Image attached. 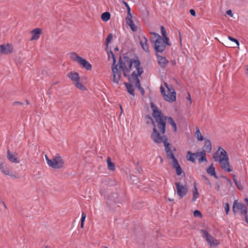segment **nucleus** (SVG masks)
<instances>
[{
  "label": "nucleus",
  "instance_id": "7ed1b4c3",
  "mask_svg": "<svg viewBox=\"0 0 248 248\" xmlns=\"http://www.w3.org/2000/svg\"><path fill=\"white\" fill-rule=\"evenodd\" d=\"M151 138L156 143H163L167 157L169 159L174 158V155L171 149V146L169 143L167 142V137L165 135H161L155 127L151 134Z\"/></svg>",
  "mask_w": 248,
  "mask_h": 248
},
{
  "label": "nucleus",
  "instance_id": "603ef678",
  "mask_svg": "<svg viewBox=\"0 0 248 248\" xmlns=\"http://www.w3.org/2000/svg\"><path fill=\"white\" fill-rule=\"evenodd\" d=\"M233 180L234 181V183L235 184L236 182H237L238 181L236 180V179L235 178V176L234 175L233 176Z\"/></svg>",
  "mask_w": 248,
  "mask_h": 248
},
{
  "label": "nucleus",
  "instance_id": "6e6d98bb",
  "mask_svg": "<svg viewBox=\"0 0 248 248\" xmlns=\"http://www.w3.org/2000/svg\"><path fill=\"white\" fill-rule=\"evenodd\" d=\"M227 45L229 46V47H234V46H231L230 44L229 43H227Z\"/></svg>",
  "mask_w": 248,
  "mask_h": 248
},
{
  "label": "nucleus",
  "instance_id": "49530a36",
  "mask_svg": "<svg viewBox=\"0 0 248 248\" xmlns=\"http://www.w3.org/2000/svg\"><path fill=\"white\" fill-rule=\"evenodd\" d=\"M127 16H129V17H132V15L130 13V7H128L127 8Z\"/></svg>",
  "mask_w": 248,
  "mask_h": 248
},
{
  "label": "nucleus",
  "instance_id": "4d7b16f0",
  "mask_svg": "<svg viewBox=\"0 0 248 248\" xmlns=\"http://www.w3.org/2000/svg\"><path fill=\"white\" fill-rule=\"evenodd\" d=\"M81 228H84V222H81Z\"/></svg>",
  "mask_w": 248,
  "mask_h": 248
},
{
  "label": "nucleus",
  "instance_id": "4be33fe9",
  "mask_svg": "<svg viewBox=\"0 0 248 248\" xmlns=\"http://www.w3.org/2000/svg\"><path fill=\"white\" fill-rule=\"evenodd\" d=\"M196 157H199V161L200 163H202L204 161H207L205 151L197 152L196 153Z\"/></svg>",
  "mask_w": 248,
  "mask_h": 248
},
{
  "label": "nucleus",
  "instance_id": "bf43d9fd",
  "mask_svg": "<svg viewBox=\"0 0 248 248\" xmlns=\"http://www.w3.org/2000/svg\"><path fill=\"white\" fill-rule=\"evenodd\" d=\"M2 45H0V53H1Z\"/></svg>",
  "mask_w": 248,
  "mask_h": 248
},
{
  "label": "nucleus",
  "instance_id": "e2e57ef3",
  "mask_svg": "<svg viewBox=\"0 0 248 248\" xmlns=\"http://www.w3.org/2000/svg\"><path fill=\"white\" fill-rule=\"evenodd\" d=\"M120 108H121V113H122L123 112V108H122V107L121 106H120Z\"/></svg>",
  "mask_w": 248,
  "mask_h": 248
},
{
  "label": "nucleus",
  "instance_id": "20e7f679",
  "mask_svg": "<svg viewBox=\"0 0 248 248\" xmlns=\"http://www.w3.org/2000/svg\"><path fill=\"white\" fill-rule=\"evenodd\" d=\"M110 55H111L112 58L113 59V64L112 65V71L113 73V82L118 84L119 81L120 80L121 77V71H122V69L120 68V61L119 62V65L115 64L116 63V59L115 57V55L113 53L112 51H110V54L108 53V59L109 60L110 58ZM126 56H124L125 57ZM123 57H120L119 61L121 58H123Z\"/></svg>",
  "mask_w": 248,
  "mask_h": 248
},
{
  "label": "nucleus",
  "instance_id": "473e14b6",
  "mask_svg": "<svg viewBox=\"0 0 248 248\" xmlns=\"http://www.w3.org/2000/svg\"><path fill=\"white\" fill-rule=\"evenodd\" d=\"M171 159L172 160V164L174 169L178 168V167L180 166L175 156L174 157V158H171Z\"/></svg>",
  "mask_w": 248,
  "mask_h": 248
},
{
  "label": "nucleus",
  "instance_id": "ea45409f",
  "mask_svg": "<svg viewBox=\"0 0 248 248\" xmlns=\"http://www.w3.org/2000/svg\"><path fill=\"white\" fill-rule=\"evenodd\" d=\"M235 184L238 189H241V190L243 189V186L241 185L240 182L238 181L237 182H236V183Z\"/></svg>",
  "mask_w": 248,
  "mask_h": 248
},
{
  "label": "nucleus",
  "instance_id": "338daca9",
  "mask_svg": "<svg viewBox=\"0 0 248 248\" xmlns=\"http://www.w3.org/2000/svg\"><path fill=\"white\" fill-rule=\"evenodd\" d=\"M169 200L170 201H173V199H170V198L169 199Z\"/></svg>",
  "mask_w": 248,
  "mask_h": 248
},
{
  "label": "nucleus",
  "instance_id": "9b49d317",
  "mask_svg": "<svg viewBox=\"0 0 248 248\" xmlns=\"http://www.w3.org/2000/svg\"><path fill=\"white\" fill-rule=\"evenodd\" d=\"M228 156L227 152L223 148L219 147L217 152L213 155V158L215 161L219 162Z\"/></svg>",
  "mask_w": 248,
  "mask_h": 248
},
{
  "label": "nucleus",
  "instance_id": "3c124183",
  "mask_svg": "<svg viewBox=\"0 0 248 248\" xmlns=\"http://www.w3.org/2000/svg\"><path fill=\"white\" fill-rule=\"evenodd\" d=\"M22 103L20 102H17V101H16V102H15L14 103H13V105H22Z\"/></svg>",
  "mask_w": 248,
  "mask_h": 248
},
{
  "label": "nucleus",
  "instance_id": "a878e982",
  "mask_svg": "<svg viewBox=\"0 0 248 248\" xmlns=\"http://www.w3.org/2000/svg\"><path fill=\"white\" fill-rule=\"evenodd\" d=\"M204 148V150H203V151H205V152L210 153L211 151V150H212L211 143L209 140H206L205 141Z\"/></svg>",
  "mask_w": 248,
  "mask_h": 248
},
{
  "label": "nucleus",
  "instance_id": "79ce46f5",
  "mask_svg": "<svg viewBox=\"0 0 248 248\" xmlns=\"http://www.w3.org/2000/svg\"><path fill=\"white\" fill-rule=\"evenodd\" d=\"M163 39L165 41V45L167 44L169 46H170V44L169 42V39L167 36H166V37H164Z\"/></svg>",
  "mask_w": 248,
  "mask_h": 248
},
{
  "label": "nucleus",
  "instance_id": "e433bc0d",
  "mask_svg": "<svg viewBox=\"0 0 248 248\" xmlns=\"http://www.w3.org/2000/svg\"><path fill=\"white\" fill-rule=\"evenodd\" d=\"M161 33H162V36H163V37H166L167 36L166 31L165 30V28L162 26L161 27Z\"/></svg>",
  "mask_w": 248,
  "mask_h": 248
},
{
  "label": "nucleus",
  "instance_id": "393cba45",
  "mask_svg": "<svg viewBox=\"0 0 248 248\" xmlns=\"http://www.w3.org/2000/svg\"><path fill=\"white\" fill-rule=\"evenodd\" d=\"M108 169L111 171H114L115 170V164L111 161L110 157H108L107 159Z\"/></svg>",
  "mask_w": 248,
  "mask_h": 248
},
{
  "label": "nucleus",
  "instance_id": "5701e85b",
  "mask_svg": "<svg viewBox=\"0 0 248 248\" xmlns=\"http://www.w3.org/2000/svg\"><path fill=\"white\" fill-rule=\"evenodd\" d=\"M131 18L132 17H129V16H127L126 18V22L133 31H137V27L134 24Z\"/></svg>",
  "mask_w": 248,
  "mask_h": 248
},
{
  "label": "nucleus",
  "instance_id": "6ab92c4d",
  "mask_svg": "<svg viewBox=\"0 0 248 248\" xmlns=\"http://www.w3.org/2000/svg\"><path fill=\"white\" fill-rule=\"evenodd\" d=\"M1 53L4 54H9L14 52L13 46L7 44L6 45H2Z\"/></svg>",
  "mask_w": 248,
  "mask_h": 248
},
{
  "label": "nucleus",
  "instance_id": "a19ab883",
  "mask_svg": "<svg viewBox=\"0 0 248 248\" xmlns=\"http://www.w3.org/2000/svg\"><path fill=\"white\" fill-rule=\"evenodd\" d=\"M203 179L206 182V184L209 185L210 186H211V184L209 181V180L204 175L202 176Z\"/></svg>",
  "mask_w": 248,
  "mask_h": 248
},
{
  "label": "nucleus",
  "instance_id": "2f4dec72",
  "mask_svg": "<svg viewBox=\"0 0 248 248\" xmlns=\"http://www.w3.org/2000/svg\"><path fill=\"white\" fill-rule=\"evenodd\" d=\"M145 118H146V123L147 124H149L150 123H151L153 124V126H154L153 128L155 127V128L156 129V125L155 124V123L153 122L152 119L150 116H146Z\"/></svg>",
  "mask_w": 248,
  "mask_h": 248
},
{
  "label": "nucleus",
  "instance_id": "423d86ee",
  "mask_svg": "<svg viewBox=\"0 0 248 248\" xmlns=\"http://www.w3.org/2000/svg\"><path fill=\"white\" fill-rule=\"evenodd\" d=\"M45 158L48 165L53 169H60L64 167L65 162L59 155H56L51 159H50L46 155H45Z\"/></svg>",
  "mask_w": 248,
  "mask_h": 248
},
{
  "label": "nucleus",
  "instance_id": "0eeeda50",
  "mask_svg": "<svg viewBox=\"0 0 248 248\" xmlns=\"http://www.w3.org/2000/svg\"><path fill=\"white\" fill-rule=\"evenodd\" d=\"M70 57L72 61L78 62L82 67L84 68L86 70H90L91 69V64L85 59L78 56L76 53H71L70 54Z\"/></svg>",
  "mask_w": 248,
  "mask_h": 248
},
{
  "label": "nucleus",
  "instance_id": "aec40b11",
  "mask_svg": "<svg viewBox=\"0 0 248 248\" xmlns=\"http://www.w3.org/2000/svg\"><path fill=\"white\" fill-rule=\"evenodd\" d=\"M118 202V195L116 193H112L108 196L107 204H111Z\"/></svg>",
  "mask_w": 248,
  "mask_h": 248
},
{
  "label": "nucleus",
  "instance_id": "4c0bfd02",
  "mask_svg": "<svg viewBox=\"0 0 248 248\" xmlns=\"http://www.w3.org/2000/svg\"><path fill=\"white\" fill-rule=\"evenodd\" d=\"M193 214L195 217H202V214H201V212L200 211H199L198 210H195L194 211Z\"/></svg>",
  "mask_w": 248,
  "mask_h": 248
},
{
  "label": "nucleus",
  "instance_id": "6e6552de",
  "mask_svg": "<svg viewBox=\"0 0 248 248\" xmlns=\"http://www.w3.org/2000/svg\"><path fill=\"white\" fill-rule=\"evenodd\" d=\"M200 232L202 233V237L206 240L208 245L211 248L216 247L219 244V241L213 237L206 231L201 230Z\"/></svg>",
  "mask_w": 248,
  "mask_h": 248
},
{
  "label": "nucleus",
  "instance_id": "f03ea898",
  "mask_svg": "<svg viewBox=\"0 0 248 248\" xmlns=\"http://www.w3.org/2000/svg\"><path fill=\"white\" fill-rule=\"evenodd\" d=\"M151 108L153 109V116L155 119L157 126L159 129V133L161 135H164L165 133L166 124L167 121L174 129V131H177L176 124L171 117H166L163 115L157 108L154 105L153 103H151Z\"/></svg>",
  "mask_w": 248,
  "mask_h": 248
},
{
  "label": "nucleus",
  "instance_id": "680f3d73",
  "mask_svg": "<svg viewBox=\"0 0 248 248\" xmlns=\"http://www.w3.org/2000/svg\"><path fill=\"white\" fill-rule=\"evenodd\" d=\"M115 50H116V51H118L119 50V48L118 47H116L115 48Z\"/></svg>",
  "mask_w": 248,
  "mask_h": 248
},
{
  "label": "nucleus",
  "instance_id": "c03bdc74",
  "mask_svg": "<svg viewBox=\"0 0 248 248\" xmlns=\"http://www.w3.org/2000/svg\"><path fill=\"white\" fill-rule=\"evenodd\" d=\"M164 85L167 89L168 91H170L171 90V89H173L171 86L168 85L166 82L164 83Z\"/></svg>",
  "mask_w": 248,
  "mask_h": 248
},
{
  "label": "nucleus",
  "instance_id": "f3484780",
  "mask_svg": "<svg viewBox=\"0 0 248 248\" xmlns=\"http://www.w3.org/2000/svg\"><path fill=\"white\" fill-rule=\"evenodd\" d=\"M42 30L40 28H36L30 31V33L31 34V37L30 39V41H34L38 40L42 34Z\"/></svg>",
  "mask_w": 248,
  "mask_h": 248
},
{
  "label": "nucleus",
  "instance_id": "58836bf2",
  "mask_svg": "<svg viewBox=\"0 0 248 248\" xmlns=\"http://www.w3.org/2000/svg\"><path fill=\"white\" fill-rule=\"evenodd\" d=\"M224 208H225L226 214H228L229 212V210H230L229 205L228 203H226L225 204Z\"/></svg>",
  "mask_w": 248,
  "mask_h": 248
},
{
  "label": "nucleus",
  "instance_id": "0e129e2a",
  "mask_svg": "<svg viewBox=\"0 0 248 248\" xmlns=\"http://www.w3.org/2000/svg\"><path fill=\"white\" fill-rule=\"evenodd\" d=\"M188 99L190 101V103H191V98L190 97V95H189Z\"/></svg>",
  "mask_w": 248,
  "mask_h": 248
},
{
  "label": "nucleus",
  "instance_id": "b1692460",
  "mask_svg": "<svg viewBox=\"0 0 248 248\" xmlns=\"http://www.w3.org/2000/svg\"><path fill=\"white\" fill-rule=\"evenodd\" d=\"M199 193L196 186V183H194V188L192 190V202H195L199 197Z\"/></svg>",
  "mask_w": 248,
  "mask_h": 248
},
{
  "label": "nucleus",
  "instance_id": "2eb2a0df",
  "mask_svg": "<svg viewBox=\"0 0 248 248\" xmlns=\"http://www.w3.org/2000/svg\"><path fill=\"white\" fill-rule=\"evenodd\" d=\"M220 167L222 169L227 172H231L232 169L230 168V165L229 162V157L223 159L222 161L219 162Z\"/></svg>",
  "mask_w": 248,
  "mask_h": 248
},
{
  "label": "nucleus",
  "instance_id": "dca6fc26",
  "mask_svg": "<svg viewBox=\"0 0 248 248\" xmlns=\"http://www.w3.org/2000/svg\"><path fill=\"white\" fill-rule=\"evenodd\" d=\"M140 44L142 49L146 52L149 51V45L147 43V39L142 34L139 36Z\"/></svg>",
  "mask_w": 248,
  "mask_h": 248
},
{
  "label": "nucleus",
  "instance_id": "7c9ffc66",
  "mask_svg": "<svg viewBox=\"0 0 248 248\" xmlns=\"http://www.w3.org/2000/svg\"><path fill=\"white\" fill-rule=\"evenodd\" d=\"M110 17V14L108 12H105L101 15V18L104 21H108Z\"/></svg>",
  "mask_w": 248,
  "mask_h": 248
},
{
  "label": "nucleus",
  "instance_id": "69168bd1",
  "mask_svg": "<svg viewBox=\"0 0 248 248\" xmlns=\"http://www.w3.org/2000/svg\"><path fill=\"white\" fill-rule=\"evenodd\" d=\"M26 102L28 105L29 104V102L28 100H26Z\"/></svg>",
  "mask_w": 248,
  "mask_h": 248
},
{
  "label": "nucleus",
  "instance_id": "5fc2aeb1",
  "mask_svg": "<svg viewBox=\"0 0 248 248\" xmlns=\"http://www.w3.org/2000/svg\"><path fill=\"white\" fill-rule=\"evenodd\" d=\"M245 220L248 223V217L247 215H245Z\"/></svg>",
  "mask_w": 248,
  "mask_h": 248
},
{
  "label": "nucleus",
  "instance_id": "72a5a7b5",
  "mask_svg": "<svg viewBox=\"0 0 248 248\" xmlns=\"http://www.w3.org/2000/svg\"><path fill=\"white\" fill-rule=\"evenodd\" d=\"M113 38V35L112 33H109L106 39V46L108 47V44L110 42Z\"/></svg>",
  "mask_w": 248,
  "mask_h": 248
},
{
  "label": "nucleus",
  "instance_id": "bb28decb",
  "mask_svg": "<svg viewBox=\"0 0 248 248\" xmlns=\"http://www.w3.org/2000/svg\"><path fill=\"white\" fill-rule=\"evenodd\" d=\"M207 172L210 175L214 176L215 177L217 178L216 175L215 168L213 164H211V166L207 169Z\"/></svg>",
  "mask_w": 248,
  "mask_h": 248
},
{
  "label": "nucleus",
  "instance_id": "1a4fd4ad",
  "mask_svg": "<svg viewBox=\"0 0 248 248\" xmlns=\"http://www.w3.org/2000/svg\"><path fill=\"white\" fill-rule=\"evenodd\" d=\"M73 81L74 85L78 89L81 91H86L87 88L79 82L80 77L78 73L71 72L67 76Z\"/></svg>",
  "mask_w": 248,
  "mask_h": 248
},
{
  "label": "nucleus",
  "instance_id": "de8ad7c7",
  "mask_svg": "<svg viewBox=\"0 0 248 248\" xmlns=\"http://www.w3.org/2000/svg\"><path fill=\"white\" fill-rule=\"evenodd\" d=\"M226 14L230 16L231 17H232L233 16V14L232 13V12L231 10H228V11H227Z\"/></svg>",
  "mask_w": 248,
  "mask_h": 248
},
{
  "label": "nucleus",
  "instance_id": "c756f323",
  "mask_svg": "<svg viewBox=\"0 0 248 248\" xmlns=\"http://www.w3.org/2000/svg\"><path fill=\"white\" fill-rule=\"evenodd\" d=\"M127 92L131 95H134V89L133 86L130 84L125 83Z\"/></svg>",
  "mask_w": 248,
  "mask_h": 248
},
{
  "label": "nucleus",
  "instance_id": "a211bd4d",
  "mask_svg": "<svg viewBox=\"0 0 248 248\" xmlns=\"http://www.w3.org/2000/svg\"><path fill=\"white\" fill-rule=\"evenodd\" d=\"M7 157L8 159L12 163H19L20 161L17 157V154H13L9 150L7 152Z\"/></svg>",
  "mask_w": 248,
  "mask_h": 248
},
{
  "label": "nucleus",
  "instance_id": "cd10ccee",
  "mask_svg": "<svg viewBox=\"0 0 248 248\" xmlns=\"http://www.w3.org/2000/svg\"><path fill=\"white\" fill-rule=\"evenodd\" d=\"M195 158H197L196 153H191L190 151L187 152V159L188 160L194 162Z\"/></svg>",
  "mask_w": 248,
  "mask_h": 248
},
{
  "label": "nucleus",
  "instance_id": "f8f14e48",
  "mask_svg": "<svg viewBox=\"0 0 248 248\" xmlns=\"http://www.w3.org/2000/svg\"><path fill=\"white\" fill-rule=\"evenodd\" d=\"M236 210H240L241 214L246 215L247 214V209L246 206L242 203L238 202L237 200L233 202L232 210L235 213Z\"/></svg>",
  "mask_w": 248,
  "mask_h": 248
},
{
  "label": "nucleus",
  "instance_id": "9d476101",
  "mask_svg": "<svg viewBox=\"0 0 248 248\" xmlns=\"http://www.w3.org/2000/svg\"><path fill=\"white\" fill-rule=\"evenodd\" d=\"M176 192L180 198L185 196L188 191V186L186 184H183L180 182H175Z\"/></svg>",
  "mask_w": 248,
  "mask_h": 248
},
{
  "label": "nucleus",
  "instance_id": "09e8293b",
  "mask_svg": "<svg viewBox=\"0 0 248 248\" xmlns=\"http://www.w3.org/2000/svg\"><path fill=\"white\" fill-rule=\"evenodd\" d=\"M190 13L191 14V15H192L193 16H196V12L193 9H190Z\"/></svg>",
  "mask_w": 248,
  "mask_h": 248
},
{
  "label": "nucleus",
  "instance_id": "864d4df0",
  "mask_svg": "<svg viewBox=\"0 0 248 248\" xmlns=\"http://www.w3.org/2000/svg\"><path fill=\"white\" fill-rule=\"evenodd\" d=\"M123 3L125 5V6L126 7V8L129 7L128 4L125 2L124 1H123Z\"/></svg>",
  "mask_w": 248,
  "mask_h": 248
},
{
  "label": "nucleus",
  "instance_id": "39448f33",
  "mask_svg": "<svg viewBox=\"0 0 248 248\" xmlns=\"http://www.w3.org/2000/svg\"><path fill=\"white\" fill-rule=\"evenodd\" d=\"M151 34L154 35V37L151 38L150 40L154 44V47L155 51L157 52H162L166 48L165 41L157 33L155 32H151Z\"/></svg>",
  "mask_w": 248,
  "mask_h": 248
},
{
  "label": "nucleus",
  "instance_id": "8fccbe9b",
  "mask_svg": "<svg viewBox=\"0 0 248 248\" xmlns=\"http://www.w3.org/2000/svg\"><path fill=\"white\" fill-rule=\"evenodd\" d=\"M219 187H220V186L217 183L216 184V186H215V188L217 190H219Z\"/></svg>",
  "mask_w": 248,
  "mask_h": 248
},
{
  "label": "nucleus",
  "instance_id": "052dcab7",
  "mask_svg": "<svg viewBox=\"0 0 248 248\" xmlns=\"http://www.w3.org/2000/svg\"><path fill=\"white\" fill-rule=\"evenodd\" d=\"M179 37H180V42H181V33L179 32Z\"/></svg>",
  "mask_w": 248,
  "mask_h": 248
},
{
  "label": "nucleus",
  "instance_id": "37998d69",
  "mask_svg": "<svg viewBox=\"0 0 248 248\" xmlns=\"http://www.w3.org/2000/svg\"><path fill=\"white\" fill-rule=\"evenodd\" d=\"M86 215L84 213H82L81 218V222H84L86 219Z\"/></svg>",
  "mask_w": 248,
  "mask_h": 248
},
{
  "label": "nucleus",
  "instance_id": "f704fd0d",
  "mask_svg": "<svg viewBox=\"0 0 248 248\" xmlns=\"http://www.w3.org/2000/svg\"><path fill=\"white\" fill-rule=\"evenodd\" d=\"M228 39L230 41L235 42L236 43V44L237 45V46H239V43L237 39H235V38H233V37H231L230 36H228Z\"/></svg>",
  "mask_w": 248,
  "mask_h": 248
},
{
  "label": "nucleus",
  "instance_id": "412c9836",
  "mask_svg": "<svg viewBox=\"0 0 248 248\" xmlns=\"http://www.w3.org/2000/svg\"><path fill=\"white\" fill-rule=\"evenodd\" d=\"M157 58L158 62L161 67L164 68L167 66L169 61L165 57L157 55Z\"/></svg>",
  "mask_w": 248,
  "mask_h": 248
},
{
  "label": "nucleus",
  "instance_id": "ddd939ff",
  "mask_svg": "<svg viewBox=\"0 0 248 248\" xmlns=\"http://www.w3.org/2000/svg\"><path fill=\"white\" fill-rule=\"evenodd\" d=\"M164 99L168 102H173L176 100V93L174 89H171V90L168 91V93H165L163 95Z\"/></svg>",
  "mask_w": 248,
  "mask_h": 248
},
{
  "label": "nucleus",
  "instance_id": "c9c22d12",
  "mask_svg": "<svg viewBox=\"0 0 248 248\" xmlns=\"http://www.w3.org/2000/svg\"><path fill=\"white\" fill-rule=\"evenodd\" d=\"M176 173L178 175H180L181 174L182 172V170L180 166H179L178 168H175Z\"/></svg>",
  "mask_w": 248,
  "mask_h": 248
},
{
  "label": "nucleus",
  "instance_id": "c85d7f7f",
  "mask_svg": "<svg viewBox=\"0 0 248 248\" xmlns=\"http://www.w3.org/2000/svg\"><path fill=\"white\" fill-rule=\"evenodd\" d=\"M195 136L197 139L198 140L202 141L203 140V138L201 134V133L199 130V129L196 127V132L195 133Z\"/></svg>",
  "mask_w": 248,
  "mask_h": 248
},
{
  "label": "nucleus",
  "instance_id": "4468645a",
  "mask_svg": "<svg viewBox=\"0 0 248 248\" xmlns=\"http://www.w3.org/2000/svg\"><path fill=\"white\" fill-rule=\"evenodd\" d=\"M0 170L4 174L12 177H14V175L7 166V165L4 162L0 161Z\"/></svg>",
  "mask_w": 248,
  "mask_h": 248
},
{
  "label": "nucleus",
  "instance_id": "a18cd8bd",
  "mask_svg": "<svg viewBox=\"0 0 248 248\" xmlns=\"http://www.w3.org/2000/svg\"><path fill=\"white\" fill-rule=\"evenodd\" d=\"M165 89L164 88V87H163V86H161L160 87V91H161V93H162V94L163 95H165Z\"/></svg>",
  "mask_w": 248,
  "mask_h": 248
},
{
  "label": "nucleus",
  "instance_id": "f257e3e1",
  "mask_svg": "<svg viewBox=\"0 0 248 248\" xmlns=\"http://www.w3.org/2000/svg\"><path fill=\"white\" fill-rule=\"evenodd\" d=\"M120 68L122 69L124 76L129 77L130 72L132 71V78L134 79L136 86L143 94L144 91L141 87L140 79L138 78L143 72V69L140 66V60L137 58L131 59L125 57L120 59Z\"/></svg>",
  "mask_w": 248,
  "mask_h": 248
},
{
  "label": "nucleus",
  "instance_id": "13d9d810",
  "mask_svg": "<svg viewBox=\"0 0 248 248\" xmlns=\"http://www.w3.org/2000/svg\"><path fill=\"white\" fill-rule=\"evenodd\" d=\"M245 202H246L247 204V205H248V199L246 198V199H245Z\"/></svg>",
  "mask_w": 248,
  "mask_h": 248
}]
</instances>
